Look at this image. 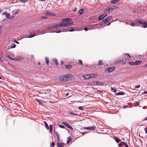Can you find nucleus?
<instances>
[{
  "label": "nucleus",
  "instance_id": "obj_1",
  "mask_svg": "<svg viewBox=\"0 0 147 147\" xmlns=\"http://www.w3.org/2000/svg\"><path fill=\"white\" fill-rule=\"evenodd\" d=\"M71 75L67 74L60 77V80L61 81L66 82L71 79Z\"/></svg>",
  "mask_w": 147,
  "mask_h": 147
},
{
  "label": "nucleus",
  "instance_id": "obj_2",
  "mask_svg": "<svg viewBox=\"0 0 147 147\" xmlns=\"http://www.w3.org/2000/svg\"><path fill=\"white\" fill-rule=\"evenodd\" d=\"M135 21L140 24H143V25L141 27L143 28H147V21L139 19H136Z\"/></svg>",
  "mask_w": 147,
  "mask_h": 147
},
{
  "label": "nucleus",
  "instance_id": "obj_3",
  "mask_svg": "<svg viewBox=\"0 0 147 147\" xmlns=\"http://www.w3.org/2000/svg\"><path fill=\"white\" fill-rule=\"evenodd\" d=\"M57 27H58V26L57 24L55 25L49 26L47 28H45V30H46L48 32H52V29H55Z\"/></svg>",
  "mask_w": 147,
  "mask_h": 147
},
{
  "label": "nucleus",
  "instance_id": "obj_4",
  "mask_svg": "<svg viewBox=\"0 0 147 147\" xmlns=\"http://www.w3.org/2000/svg\"><path fill=\"white\" fill-rule=\"evenodd\" d=\"M45 32L41 33V32H37L35 34L30 35H26V36L28 38H31L35 36H36L38 35L39 34H42L45 33Z\"/></svg>",
  "mask_w": 147,
  "mask_h": 147
},
{
  "label": "nucleus",
  "instance_id": "obj_5",
  "mask_svg": "<svg viewBox=\"0 0 147 147\" xmlns=\"http://www.w3.org/2000/svg\"><path fill=\"white\" fill-rule=\"evenodd\" d=\"M115 69V67H111L107 68L105 70L106 72H107L109 73L113 71Z\"/></svg>",
  "mask_w": 147,
  "mask_h": 147
},
{
  "label": "nucleus",
  "instance_id": "obj_6",
  "mask_svg": "<svg viewBox=\"0 0 147 147\" xmlns=\"http://www.w3.org/2000/svg\"><path fill=\"white\" fill-rule=\"evenodd\" d=\"M107 16V14L105 13L99 16L98 18V21H100L102 20H103Z\"/></svg>",
  "mask_w": 147,
  "mask_h": 147
},
{
  "label": "nucleus",
  "instance_id": "obj_7",
  "mask_svg": "<svg viewBox=\"0 0 147 147\" xmlns=\"http://www.w3.org/2000/svg\"><path fill=\"white\" fill-rule=\"evenodd\" d=\"M96 128V127L94 126H91L85 127L84 129L88 130H94Z\"/></svg>",
  "mask_w": 147,
  "mask_h": 147
},
{
  "label": "nucleus",
  "instance_id": "obj_8",
  "mask_svg": "<svg viewBox=\"0 0 147 147\" xmlns=\"http://www.w3.org/2000/svg\"><path fill=\"white\" fill-rule=\"evenodd\" d=\"M112 9H111L110 7L107 8L105 9L104 11V12L106 13H107L110 12L112 11Z\"/></svg>",
  "mask_w": 147,
  "mask_h": 147
},
{
  "label": "nucleus",
  "instance_id": "obj_9",
  "mask_svg": "<svg viewBox=\"0 0 147 147\" xmlns=\"http://www.w3.org/2000/svg\"><path fill=\"white\" fill-rule=\"evenodd\" d=\"M62 123L63 124L65 125L66 126V127H67V128H68L71 129H72V130L73 129L72 127L68 123H66V122H63Z\"/></svg>",
  "mask_w": 147,
  "mask_h": 147
},
{
  "label": "nucleus",
  "instance_id": "obj_10",
  "mask_svg": "<svg viewBox=\"0 0 147 147\" xmlns=\"http://www.w3.org/2000/svg\"><path fill=\"white\" fill-rule=\"evenodd\" d=\"M71 20V19L70 18H65L62 20L61 22H68Z\"/></svg>",
  "mask_w": 147,
  "mask_h": 147
},
{
  "label": "nucleus",
  "instance_id": "obj_11",
  "mask_svg": "<svg viewBox=\"0 0 147 147\" xmlns=\"http://www.w3.org/2000/svg\"><path fill=\"white\" fill-rule=\"evenodd\" d=\"M83 76L85 79H88L89 78H90V74H84L83 75Z\"/></svg>",
  "mask_w": 147,
  "mask_h": 147
},
{
  "label": "nucleus",
  "instance_id": "obj_12",
  "mask_svg": "<svg viewBox=\"0 0 147 147\" xmlns=\"http://www.w3.org/2000/svg\"><path fill=\"white\" fill-rule=\"evenodd\" d=\"M73 22H67L64 23L65 27H68L71 26L73 24Z\"/></svg>",
  "mask_w": 147,
  "mask_h": 147
},
{
  "label": "nucleus",
  "instance_id": "obj_13",
  "mask_svg": "<svg viewBox=\"0 0 147 147\" xmlns=\"http://www.w3.org/2000/svg\"><path fill=\"white\" fill-rule=\"evenodd\" d=\"M129 59H127L125 58L124 59H123L122 60V64H124L127 63L129 61Z\"/></svg>",
  "mask_w": 147,
  "mask_h": 147
},
{
  "label": "nucleus",
  "instance_id": "obj_14",
  "mask_svg": "<svg viewBox=\"0 0 147 147\" xmlns=\"http://www.w3.org/2000/svg\"><path fill=\"white\" fill-rule=\"evenodd\" d=\"M20 11L19 9L14 10L12 11V13L13 15H15L18 14L20 12Z\"/></svg>",
  "mask_w": 147,
  "mask_h": 147
},
{
  "label": "nucleus",
  "instance_id": "obj_15",
  "mask_svg": "<svg viewBox=\"0 0 147 147\" xmlns=\"http://www.w3.org/2000/svg\"><path fill=\"white\" fill-rule=\"evenodd\" d=\"M111 16H109L106 17L105 19V22H107L109 21L111 19Z\"/></svg>",
  "mask_w": 147,
  "mask_h": 147
},
{
  "label": "nucleus",
  "instance_id": "obj_16",
  "mask_svg": "<svg viewBox=\"0 0 147 147\" xmlns=\"http://www.w3.org/2000/svg\"><path fill=\"white\" fill-rule=\"evenodd\" d=\"M2 14L3 15H5L6 16V17L7 18H9L10 17V15L8 13L6 12H3Z\"/></svg>",
  "mask_w": 147,
  "mask_h": 147
},
{
  "label": "nucleus",
  "instance_id": "obj_17",
  "mask_svg": "<svg viewBox=\"0 0 147 147\" xmlns=\"http://www.w3.org/2000/svg\"><path fill=\"white\" fill-rule=\"evenodd\" d=\"M56 136L57 137V142H59L60 141V138L59 136V134L58 132H56L55 133Z\"/></svg>",
  "mask_w": 147,
  "mask_h": 147
},
{
  "label": "nucleus",
  "instance_id": "obj_18",
  "mask_svg": "<svg viewBox=\"0 0 147 147\" xmlns=\"http://www.w3.org/2000/svg\"><path fill=\"white\" fill-rule=\"evenodd\" d=\"M90 78H95L97 75V74H90Z\"/></svg>",
  "mask_w": 147,
  "mask_h": 147
},
{
  "label": "nucleus",
  "instance_id": "obj_19",
  "mask_svg": "<svg viewBox=\"0 0 147 147\" xmlns=\"http://www.w3.org/2000/svg\"><path fill=\"white\" fill-rule=\"evenodd\" d=\"M121 0H111V3L113 4H115L117 3Z\"/></svg>",
  "mask_w": 147,
  "mask_h": 147
},
{
  "label": "nucleus",
  "instance_id": "obj_20",
  "mask_svg": "<svg viewBox=\"0 0 147 147\" xmlns=\"http://www.w3.org/2000/svg\"><path fill=\"white\" fill-rule=\"evenodd\" d=\"M114 139L117 143H118L121 141V140L119 139L118 138L116 137H114Z\"/></svg>",
  "mask_w": 147,
  "mask_h": 147
},
{
  "label": "nucleus",
  "instance_id": "obj_21",
  "mask_svg": "<svg viewBox=\"0 0 147 147\" xmlns=\"http://www.w3.org/2000/svg\"><path fill=\"white\" fill-rule=\"evenodd\" d=\"M106 23L104 20H103L102 21H100L98 23V25H102V24H104Z\"/></svg>",
  "mask_w": 147,
  "mask_h": 147
},
{
  "label": "nucleus",
  "instance_id": "obj_22",
  "mask_svg": "<svg viewBox=\"0 0 147 147\" xmlns=\"http://www.w3.org/2000/svg\"><path fill=\"white\" fill-rule=\"evenodd\" d=\"M65 67L67 69H70L72 67V65H66Z\"/></svg>",
  "mask_w": 147,
  "mask_h": 147
},
{
  "label": "nucleus",
  "instance_id": "obj_23",
  "mask_svg": "<svg viewBox=\"0 0 147 147\" xmlns=\"http://www.w3.org/2000/svg\"><path fill=\"white\" fill-rule=\"evenodd\" d=\"M16 61H20L22 59V58L21 57H16L15 59Z\"/></svg>",
  "mask_w": 147,
  "mask_h": 147
},
{
  "label": "nucleus",
  "instance_id": "obj_24",
  "mask_svg": "<svg viewBox=\"0 0 147 147\" xmlns=\"http://www.w3.org/2000/svg\"><path fill=\"white\" fill-rule=\"evenodd\" d=\"M141 63V61L140 60L136 61L135 62V65H138Z\"/></svg>",
  "mask_w": 147,
  "mask_h": 147
},
{
  "label": "nucleus",
  "instance_id": "obj_25",
  "mask_svg": "<svg viewBox=\"0 0 147 147\" xmlns=\"http://www.w3.org/2000/svg\"><path fill=\"white\" fill-rule=\"evenodd\" d=\"M126 143L124 142H121L118 144L119 146H122L123 145H125Z\"/></svg>",
  "mask_w": 147,
  "mask_h": 147
},
{
  "label": "nucleus",
  "instance_id": "obj_26",
  "mask_svg": "<svg viewBox=\"0 0 147 147\" xmlns=\"http://www.w3.org/2000/svg\"><path fill=\"white\" fill-rule=\"evenodd\" d=\"M44 123L45 124V128L48 130L49 129V126L47 123L45 121L44 122Z\"/></svg>",
  "mask_w": 147,
  "mask_h": 147
},
{
  "label": "nucleus",
  "instance_id": "obj_27",
  "mask_svg": "<svg viewBox=\"0 0 147 147\" xmlns=\"http://www.w3.org/2000/svg\"><path fill=\"white\" fill-rule=\"evenodd\" d=\"M72 139L70 137H69L67 138V144H69L71 141Z\"/></svg>",
  "mask_w": 147,
  "mask_h": 147
},
{
  "label": "nucleus",
  "instance_id": "obj_28",
  "mask_svg": "<svg viewBox=\"0 0 147 147\" xmlns=\"http://www.w3.org/2000/svg\"><path fill=\"white\" fill-rule=\"evenodd\" d=\"M57 25L58 27H65L64 23H60Z\"/></svg>",
  "mask_w": 147,
  "mask_h": 147
},
{
  "label": "nucleus",
  "instance_id": "obj_29",
  "mask_svg": "<svg viewBox=\"0 0 147 147\" xmlns=\"http://www.w3.org/2000/svg\"><path fill=\"white\" fill-rule=\"evenodd\" d=\"M124 94V93L123 92H119L117 93L116 94L117 95H123Z\"/></svg>",
  "mask_w": 147,
  "mask_h": 147
},
{
  "label": "nucleus",
  "instance_id": "obj_30",
  "mask_svg": "<svg viewBox=\"0 0 147 147\" xmlns=\"http://www.w3.org/2000/svg\"><path fill=\"white\" fill-rule=\"evenodd\" d=\"M98 63V65H102L104 64L103 63L102 61L100 60L99 61Z\"/></svg>",
  "mask_w": 147,
  "mask_h": 147
},
{
  "label": "nucleus",
  "instance_id": "obj_31",
  "mask_svg": "<svg viewBox=\"0 0 147 147\" xmlns=\"http://www.w3.org/2000/svg\"><path fill=\"white\" fill-rule=\"evenodd\" d=\"M55 146V142L53 141L50 144V147H53Z\"/></svg>",
  "mask_w": 147,
  "mask_h": 147
},
{
  "label": "nucleus",
  "instance_id": "obj_32",
  "mask_svg": "<svg viewBox=\"0 0 147 147\" xmlns=\"http://www.w3.org/2000/svg\"><path fill=\"white\" fill-rule=\"evenodd\" d=\"M83 11V9H80L78 13L80 14L81 15L82 14Z\"/></svg>",
  "mask_w": 147,
  "mask_h": 147
},
{
  "label": "nucleus",
  "instance_id": "obj_33",
  "mask_svg": "<svg viewBox=\"0 0 147 147\" xmlns=\"http://www.w3.org/2000/svg\"><path fill=\"white\" fill-rule=\"evenodd\" d=\"M129 63L131 65H135V62H134V61H130V62H129Z\"/></svg>",
  "mask_w": 147,
  "mask_h": 147
},
{
  "label": "nucleus",
  "instance_id": "obj_34",
  "mask_svg": "<svg viewBox=\"0 0 147 147\" xmlns=\"http://www.w3.org/2000/svg\"><path fill=\"white\" fill-rule=\"evenodd\" d=\"M53 61L54 62V63H55L56 64H57V65H58V63L57 62V60L56 59H54L53 60Z\"/></svg>",
  "mask_w": 147,
  "mask_h": 147
},
{
  "label": "nucleus",
  "instance_id": "obj_35",
  "mask_svg": "<svg viewBox=\"0 0 147 147\" xmlns=\"http://www.w3.org/2000/svg\"><path fill=\"white\" fill-rule=\"evenodd\" d=\"M45 61H46V63L48 65L49 64V58L47 57H46L45 58Z\"/></svg>",
  "mask_w": 147,
  "mask_h": 147
},
{
  "label": "nucleus",
  "instance_id": "obj_36",
  "mask_svg": "<svg viewBox=\"0 0 147 147\" xmlns=\"http://www.w3.org/2000/svg\"><path fill=\"white\" fill-rule=\"evenodd\" d=\"M121 62V61L120 59L117 60L115 61V63L118 64V63H120Z\"/></svg>",
  "mask_w": 147,
  "mask_h": 147
},
{
  "label": "nucleus",
  "instance_id": "obj_37",
  "mask_svg": "<svg viewBox=\"0 0 147 147\" xmlns=\"http://www.w3.org/2000/svg\"><path fill=\"white\" fill-rule=\"evenodd\" d=\"M111 7V9H112V10H113L116 9L117 8V7L116 6H113L112 7Z\"/></svg>",
  "mask_w": 147,
  "mask_h": 147
},
{
  "label": "nucleus",
  "instance_id": "obj_38",
  "mask_svg": "<svg viewBox=\"0 0 147 147\" xmlns=\"http://www.w3.org/2000/svg\"><path fill=\"white\" fill-rule=\"evenodd\" d=\"M111 90L112 91L114 92V93H116V90L112 87L111 88Z\"/></svg>",
  "mask_w": 147,
  "mask_h": 147
},
{
  "label": "nucleus",
  "instance_id": "obj_39",
  "mask_svg": "<svg viewBox=\"0 0 147 147\" xmlns=\"http://www.w3.org/2000/svg\"><path fill=\"white\" fill-rule=\"evenodd\" d=\"M36 101L40 104H42V101L40 100L36 99Z\"/></svg>",
  "mask_w": 147,
  "mask_h": 147
},
{
  "label": "nucleus",
  "instance_id": "obj_40",
  "mask_svg": "<svg viewBox=\"0 0 147 147\" xmlns=\"http://www.w3.org/2000/svg\"><path fill=\"white\" fill-rule=\"evenodd\" d=\"M57 145V147H63L60 143H58Z\"/></svg>",
  "mask_w": 147,
  "mask_h": 147
},
{
  "label": "nucleus",
  "instance_id": "obj_41",
  "mask_svg": "<svg viewBox=\"0 0 147 147\" xmlns=\"http://www.w3.org/2000/svg\"><path fill=\"white\" fill-rule=\"evenodd\" d=\"M70 114L71 115H73V116L79 115L78 114L74 113H70Z\"/></svg>",
  "mask_w": 147,
  "mask_h": 147
},
{
  "label": "nucleus",
  "instance_id": "obj_42",
  "mask_svg": "<svg viewBox=\"0 0 147 147\" xmlns=\"http://www.w3.org/2000/svg\"><path fill=\"white\" fill-rule=\"evenodd\" d=\"M28 1V0H20V1L22 3H25Z\"/></svg>",
  "mask_w": 147,
  "mask_h": 147
},
{
  "label": "nucleus",
  "instance_id": "obj_43",
  "mask_svg": "<svg viewBox=\"0 0 147 147\" xmlns=\"http://www.w3.org/2000/svg\"><path fill=\"white\" fill-rule=\"evenodd\" d=\"M130 24V25L131 26H136V25L134 23H132L131 24Z\"/></svg>",
  "mask_w": 147,
  "mask_h": 147
},
{
  "label": "nucleus",
  "instance_id": "obj_44",
  "mask_svg": "<svg viewBox=\"0 0 147 147\" xmlns=\"http://www.w3.org/2000/svg\"><path fill=\"white\" fill-rule=\"evenodd\" d=\"M75 28H74V29L71 28V29H70V30H67V31H69V32H72V31H75Z\"/></svg>",
  "mask_w": 147,
  "mask_h": 147
},
{
  "label": "nucleus",
  "instance_id": "obj_45",
  "mask_svg": "<svg viewBox=\"0 0 147 147\" xmlns=\"http://www.w3.org/2000/svg\"><path fill=\"white\" fill-rule=\"evenodd\" d=\"M78 109L80 110H84L83 106H80L78 108Z\"/></svg>",
  "mask_w": 147,
  "mask_h": 147
},
{
  "label": "nucleus",
  "instance_id": "obj_46",
  "mask_svg": "<svg viewBox=\"0 0 147 147\" xmlns=\"http://www.w3.org/2000/svg\"><path fill=\"white\" fill-rule=\"evenodd\" d=\"M7 57L9 59H10V60H14V59H12L9 55L7 56Z\"/></svg>",
  "mask_w": 147,
  "mask_h": 147
},
{
  "label": "nucleus",
  "instance_id": "obj_47",
  "mask_svg": "<svg viewBox=\"0 0 147 147\" xmlns=\"http://www.w3.org/2000/svg\"><path fill=\"white\" fill-rule=\"evenodd\" d=\"M50 129H53V126L52 125H49Z\"/></svg>",
  "mask_w": 147,
  "mask_h": 147
},
{
  "label": "nucleus",
  "instance_id": "obj_48",
  "mask_svg": "<svg viewBox=\"0 0 147 147\" xmlns=\"http://www.w3.org/2000/svg\"><path fill=\"white\" fill-rule=\"evenodd\" d=\"M59 126L61 128H64L65 127L64 126L62 125H61L59 124Z\"/></svg>",
  "mask_w": 147,
  "mask_h": 147
},
{
  "label": "nucleus",
  "instance_id": "obj_49",
  "mask_svg": "<svg viewBox=\"0 0 147 147\" xmlns=\"http://www.w3.org/2000/svg\"><path fill=\"white\" fill-rule=\"evenodd\" d=\"M50 15L51 16H55V14L54 13H50Z\"/></svg>",
  "mask_w": 147,
  "mask_h": 147
},
{
  "label": "nucleus",
  "instance_id": "obj_50",
  "mask_svg": "<svg viewBox=\"0 0 147 147\" xmlns=\"http://www.w3.org/2000/svg\"><path fill=\"white\" fill-rule=\"evenodd\" d=\"M140 85H137L135 86V88H138L140 87Z\"/></svg>",
  "mask_w": 147,
  "mask_h": 147
},
{
  "label": "nucleus",
  "instance_id": "obj_51",
  "mask_svg": "<svg viewBox=\"0 0 147 147\" xmlns=\"http://www.w3.org/2000/svg\"><path fill=\"white\" fill-rule=\"evenodd\" d=\"M50 13L49 12V11H47L46 12V13H45V15L46 16H48V15H50Z\"/></svg>",
  "mask_w": 147,
  "mask_h": 147
},
{
  "label": "nucleus",
  "instance_id": "obj_52",
  "mask_svg": "<svg viewBox=\"0 0 147 147\" xmlns=\"http://www.w3.org/2000/svg\"><path fill=\"white\" fill-rule=\"evenodd\" d=\"M61 144V145L63 147H64V146L65 144L64 142H60Z\"/></svg>",
  "mask_w": 147,
  "mask_h": 147
},
{
  "label": "nucleus",
  "instance_id": "obj_53",
  "mask_svg": "<svg viewBox=\"0 0 147 147\" xmlns=\"http://www.w3.org/2000/svg\"><path fill=\"white\" fill-rule=\"evenodd\" d=\"M125 55L129 56L130 58H131L130 56L129 53H126L125 54Z\"/></svg>",
  "mask_w": 147,
  "mask_h": 147
},
{
  "label": "nucleus",
  "instance_id": "obj_54",
  "mask_svg": "<svg viewBox=\"0 0 147 147\" xmlns=\"http://www.w3.org/2000/svg\"><path fill=\"white\" fill-rule=\"evenodd\" d=\"M84 29L86 31H87L88 30V28L86 27L84 28Z\"/></svg>",
  "mask_w": 147,
  "mask_h": 147
},
{
  "label": "nucleus",
  "instance_id": "obj_55",
  "mask_svg": "<svg viewBox=\"0 0 147 147\" xmlns=\"http://www.w3.org/2000/svg\"><path fill=\"white\" fill-rule=\"evenodd\" d=\"M144 130L145 131V133L147 134V127H146L144 128Z\"/></svg>",
  "mask_w": 147,
  "mask_h": 147
},
{
  "label": "nucleus",
  "instance_id": "obj_56",
  "mask_svg": "<svg viewBox=\"0 0 147 147\" xmlns=\"http://www.w3.org/2000/svg\"><path fill=\"white\" fill-rule=\"evenodd\" d=\"M16 45L15 44H14L11 47V48H15L16 47Z\"/></svg>",
  "mask_w": 147,
  "mask_h": 147
},
{
  "label": "nucleus",
  "instance_id": "obj_57",
  "mask_svg": "<svg viewBox=\"0 0 147 147\" xmlns=\"http://www.w3.org/2000/svg\"><path fill=\"white\" fill-rule=\"evenodd\" d=\"M79 62L80 63L81 65H82V60H79Z\"/></svg>",
  "mask_w": 147,
  "mask_h": 147
},
{
  "label": "nucleus",
  "instance_id": "obj_58",
  "mask_svg": "<svg viewBox=\"0 0 147 147\" xmlns=\"http://www.w3.org/2000/svg\"><path fill=\"white\" fill-rule=\"evenodd\" d=\"M2 28V26H0V34L2 32L1 29Z\"/></svg>",
  "mask_w": 147,
  "mask_h": 147
},
{
  "label": "nucleus",
  "instance_id": "obj_59",
  "mask_svg": "<svg viewBox=\"0 0 147 147\" xmlns=\"http://www.w3.org/2000/svg\"><path fill=\"white\" fill-rule=\"evenodd\" d=\"M77 10V8L76 7L74 8V12L76 11Z\"/></svg>",
  "mask_w": 147,
  "mask_h": 147
},
{
  "label": "nucleus",
  "instance_id": "obj_60",
  "mask_svg": "<svg viewBox=\"0 0 147 147\" xmlns=\"http://www.w3.org/2000/svg\"><path fill=\"white\" fill-rule=\"evenodd\" d=\"M103 84L101 82H99V85H100V86L102 85H103Z\"/></svg>",
  "mask_w": 147,
  "mask_h": 147
},
{
  "label": "nucleus",
  "instance_id": "obj_61",
  "mask_svg": "<svg viewBox=\"0 0 147 147\" xmlns=\"http://www.w3.org/2000/svg\"><path fill=\"white\" fill-rule=\"evenodd\" d=\"M124 146H125V147H129L128 146V145H127V143H125V145H124Z\"/></svg>",
  "mask_w": 147,
  "mask_h": 147
},
{
  "label": "nucleus",
  "instance_id": "obj_62",
  "mask_svg": "<svg viewBox=\"0 0 147 147\" xmlns=\"http://www.w3.org/2000/svg\"><path fill=\"white\" fill-rule=\"evenodd\" d=\"M96 85H99V83L98 82H97V81H96Z\"/></svg>",
  "mask_w": 147,
  "mask_h": 147
},
{
  "label": "nucleus",
  "instance_id": "obj_63",
  "mask_svg": "<svg viewBox=\"0 0 147 147\" xmlns=\"http://www.w3.org/2000/svg\"><path fill=\"white\" fill-rule=\"evenodd\" d=\"M144 67L145 68L147 67V63L144 65Z\"/></svg>",
  "mask_w": 147,
  "mask_h": 147
},
{
  "label": "nucleus",
  "instance_id": "obj_64",
  "mask_svg": "<svg viewBox=\"0 0 147 147\" xmlns=\"http://www.w3.org/2000/svg\"><path fill=\"white\" fill-rule=\"evenodd\" d=\"M41 18L42 19H46V17H45L42 16L41 17Z\"/></svg>",
  "mask_w": 147,
  "mask_h": 147
}]
</instances>
